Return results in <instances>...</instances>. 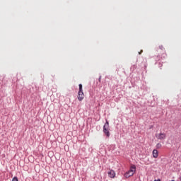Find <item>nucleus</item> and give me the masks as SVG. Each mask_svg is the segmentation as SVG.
I'll return each mask as SVG.
<instances>
[{
  "label": "nucleus",
  "instance_id": "obj_7",
  "mask_svg": "<svg viewBox=\"0 0 181 181\" xmlns=\"http://www.w3.org/2000/svg\"><path fill=\"white\" fill-rule=\"evenodd\" d=\"M157 149H160L162 148V144L160 143H158L156 144Z\"/></svg>",
  "mask_w": 181,
  "mask_h": 181
},
{
  "label": "nucleus",
  "instance_id": "obj_1",
  "mask_svg": "<svg viewBox=\"0 0 181 181\" xmlns=\"http://www.w3.org/2000/svg\"><path fill=\"white\" fill-rule=\"evenodd\" d=\"M136 172V166H135V165H132L130 166L129 170L125 173L124 177H126V179H128V177H131V176H134Z\"/></svg>",
  "mask_w": 181,
  "mask_h": 181
},
{
  "label": "nucleus",
  "instance_id": "obj_3",
  "mask_svg": "<svg viewBox=\"0 0 181 181\" xmlns=\"http://www.w3.org/2000/svg\"><path fill=\"white\" fill-rule=\"evenodd\" d=\"M78 101H83L84 100V93H83V85L79 84V91L78 93Z\"/></svg>",
  "mask_w": 181,
  "mask_h": 181
},
{
  "label": "nucleus",
  "instance_id": "obj_9",
  "mask_svg": "<svg viewBox=\"0 0 181 181\" xmlns=\"http://www.w3.org/2000/svg\"><path fill=\"white\" fill-rule=\"evenodd\" d=\"M144 51L141 50L140 52H139V54H141V53H142Z\"/></svg>",
  "mask_w": 181,
  "mask_h": 181
},
{
  "label": "nucleus",
  "instance_id": "obj_12",
  "mask_svg": "<svg viewBox=\"0 0 181 181\" xmlns=\"http://www.w3.org/2000/svg\"><path fill=\"white\" fill-rule=\"evenodd\" d=\"M180 180L181 181V177L180 178Z\"/></svg>",
  "mask_w": 181,
  "mask_h": 181
},
{
  "label": "nucleus",
  "instance_id": "obj_11",
  "mask_svg": "<svg viewBox=\"0 0 181 181\" xmlns=\"http://www.w3.org/2000/svg\"><path fill=\"white\" fill-rule=\"evenodd\" d=\"M171 181H175V180H172Z\"/></svg>",
  "mask_w": 181,
  "mask_h": 181
},
{
  "label": "nucleus",
  "instance_id": "obj_4",
  "mask_svg": "<svg viewBox=\"0 0 181 181\" xmlns=\"http://www.w3.org/2000/svg\"><path fill=\"white\" fill-rule=\"evenodd\" d=\"M156 138H157V139H160V141H163V139H166V134L165 133L156 134Z\"/></svg>",
  "mask_w": 181,
  "mask_h": 181
},
{
  "label": "nucleus",
  "instance_id": "obj_10",
  "mask_svg": "<svg viewBox=\"0 0 181 181\" xmlns=\"http://www.w3.org/2000/svg\"><path fill=\"white\" fill-rule=\"evenodd\" d=\"M99 80H101V77L99 78Z\"/></svg>",
  "mask_w": 181,
  "mask_h": 181
},
{
  "label": "nucleus",
  "instance_id": "obj_8",
  "mask_svg": "<svg viewBox=\"0 0 181 181\" xmlns=\"http://www.w3.org/2000/svg\"><path fill=\"white\" fill-rule=\"evenodd\" d=\"M12 181H18V177H14L12 180Z\"/></svg>",
  "mask_w": 181,
  "mask_h": 181
},
{
  "label": "nucleus",
  "instance_id": "obj_5",
  "mask_svg": "<svg viewBox=\"0 0 181 181\" xmlns=\"http://www.w3.org/2000/svg\"><path fill=\"white\" fill-rule=\"evenodd\" d=\"M107 175L109 177H110L111 179H114V177H115V171L111 170L110 172L107 173Z\"/></svg>",
  "mask_w": 181,
  "mask_h": 181
},
{
  "label": "nucleus",
  "instance_id": "obj_2",
  "mask_svg": "<svg viewBox=\"0 0 181 181\" xmlns=\"http://www.w3.org/2000/svg\"><path fill=\"white\" fill-rule=\"evenodd\" d=\"M103 132L107 138H110L111 134L110 133V123H108V121H106V123L103 126Z\"/></svg>",
  "mask_w": 181,
  "mask_h": 181
},
{
  "label": "nucleus",
  "instance_id": "obj_6",
  "mask_svg": "<svg viewBox=\"0 0 181 181\" xmlns=\"http://www.w3.org/2000/svg\"><path fill=\"white\" fill-rule=\"evenodd\" d=\"M158 150L154 149L153 151V157L156 159V158H158Z\"/></svg>",
  "mask_w": 181,
  "mask_h": 181
}]
</instances>
